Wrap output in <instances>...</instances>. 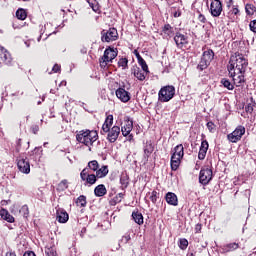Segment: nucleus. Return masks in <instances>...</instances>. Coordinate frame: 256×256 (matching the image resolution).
<instances>
[{
    "label": "nucleus",
    "instance_id": "f257e3e1",
    "mask_svg": "<svg viewBox=\"0 0 256 256\" xmlns=\"http://www.w3.org/2000/svg\"><path fill=\"white\" fill-rule=\"evenodd\" d=\"M247 59L243 57L241 54H235L230 57L228 64V72L229 75H235V73H245V69H247Z\"/></svg>",
    "mask_w": 256,
    "mask_h": 256
},
{
    "label": "nucleus",
    "instance_id": "f03ea898",
    "mask_svg": "<svg viewBox=\"0 0 256 256\" xmlns=\"http://www.w3.org/2000/svg\"><path fill=\"white\" fill-rule=\"evenodd\" d=\"M99 139L97 131L81 130L76 134V141L88 147V151H91V146Z\"/></svg>",
    "mask_w": 256,
    "mask_h": 256
},
{
    "label": "nucleus",
    "instance_id": "7ed1b4c3",
    "mask_svg": "<svg viewBox=\"0 0 256 256\" xmlns=\"http://www.w3.org/2000/svg\"><path fill=\"white\" fill-rule=\"evenodd\" d=\"M183 155H185L183 144H179L174 148V152L171 156L170 165L172 171H177L179 169Z\"/></svg>",
    "mask_w": 256,
    "mask_h": 256
},
{
    "label": "nucleus",
    "instance_id": "20e7f679",
    "mask_svg": "<svg viewBox=\"0 0 256 256\" xmlns=\"http://www.w3.org/2000/svg\"><path fill=\"white\" fill-rule=\"evenodd\" d=\"M117 55V49L111 47L106 48L104 55L99 60L101 69H107L108 63H113V59H115Z\"/></svg>",
    "mask_w": 256,
    "mask_h": 256
},
{
    "label": "nucleus",
    "instance_id": "39448f33",
    "mask_svg": "<svg viewBox=\"0 0 256 256\" xmlns=\"http://www.w3.org/2000/svg\"><path fill=\"white\" fill-rule=\"evenodd\" d=\"M175 97V86L167 85L160 89L158 99L161 103H169Z\"/></svg>",
    "mask_w": 256,
    "mask_h": 256
},
{
    "label": "nucleus",
    "instance_id": "423d86ee",
    "mask_svg": "<svg viewBox=\"0 0 256 256\" xmlns=\"http://www.w3.org/2000/svg\"><path fill=\"white\" fill-rule=\"evenodd\" d=\"M101 35L103 43H111V41H117V39H119V33L115 28H109L107 31L103 30Z\"/></svg>",
    "mask_w": 256,
    "mask_h": 256
},
{
    "label": "nucleus",
    "instance_id": "0eeeda50",
    "mask_svg": "<svg viewBox=\"0 0 256 256\" xmlns=\"http://www.w3.org/2000/svg\"><path fill=\"white\" fill-rule=\"evenodd\" d=\"M211 179H213V170L209 168L200 170L199 183H201V185H209Z\"/></svg>",
    "mask_w": 256,
    "mask_h": 256
},
{
    "label": "nucleus",
    "instance_id": "6e6552de",
    "mask_svg": "<svg viewBox=\"0 0 256 256\" xmlns=\"http://www.w3.org/2000/svg\"><path fill=\"white\" fill-rule=\"evenodd\" d=\"M245 135V127L244 126H238L236 127V129L228 134V140L231 143H237V141H241V137H243Z\"/></svg>",
    "mask_w": 256,
    "mask_h": 256
},
{
    "label": "nucleus",
    "instance_id": "1a4fd4ad",
    "mask_svg": "<svg viewBox=\"0 0 256 256\" xmlns=\"http://www.w3.org/2000/svg\"><path fill=\"white\" fill-rule=\"evenodd\" d=\"M17 167L21 173H25L26 175L31 173V164L28 162L27 158L19 156L17 158Z\"/></svg>",
    "mask_w": 256,
    "mask_h": 256
},
{
    "label": "nucleus",
    "instance_id": "9d476101",
    "mask_svg": "<svg viewBox=\"0 0 256 256\" xmlns=\"http://www.w3.org/2000/svg\"><path fill=\"white\" fill-rule=\"evenodd\" d=\"M80 177L82 179V181H86V183H88V185H95V183H97V175L95 174H89V168H84L81 173H80Z\"/></svg>",
    "mask_w": 256,
    "mask_h": 256
},
{
    "label": "nucleus",
    "instance_id": "9b49d317",
    "mask_svg": "<svg viewBox=\"0 0 256 256\" xmlns=\"http://www.w3.org/2000/svg\"><path fill=\"white\" fill-rule=\"evenodd\" d=\"M210 13L212 17H219L223 13V4L221 0H213L210 4Z\"/></svg>",
    "mask_w": 256,
    "mask_h": 256
},
{
    "label": "nucleus",
    "instance_id": "f8f14e48",
    "mask_svg": "<svg viewBox=\"0 0 256 256\" xmlns=\"http://www.w3.org/2000/svg\"><path fill=\"white\" fill-rule=\"evenodd\" d=\"M107 140L109 143H115L117 139H119V135L121 134V128L119 126H113L112 128H108Z\"/></svg>",
    "mask_w": 256,
    "mask_h": 256
},
{
    "label": "nucleus",
    "instance_id": "ddd939ff",
    "mask_svg": "<svg viewBox=\"0 0 256 256\" xmlns=\"http://www.w3.org/2000/svg\"><path fill=\"white\" fill-rule=\"evenodd\" d=\"M174 41L178 49H183V46L189 43V37H187L185 34H181L180 32H176Z\"/></svg>",
    "mask_w": 256,
    "mask_h": 256
},
{
    "label": "nucleus",
    "instance_id": "4468645a",
    "mask_svg": "<svg viewBox=\"0 0 256 256\" xmlns=\"http://www.w3.org/2000/svg\"><path fill=\"white\" fill-rule=\"evenodd\" d=\"M116 97H118L122 103H129V101H131V94L124 88H118L116 90Z\"/></svg>",
    "mask_w": 256,
    "mask_h": 256
},
{
    "label": "nucleus",
    "instance_id": "2eb2a0df",
    "mask_svg": "<svg viewBox=\"0 0 256 256\" xmlns=\"http://www.w3.org/2000/svg\"><path fill=\"white\" fill-rule=\"evenodd\" d=\"M56 219L58 220V223H67L69 221V214L65 209L59 208L56 211Z\"/></svg>",
    "mask_w": 256,
    "mask_h": 256
},
{
    "label": "nucleus",
    "instance_id": "dca6fc26",
    "mask_svg": "<svg viewBox=\"0 0 256 256\" xmlns=\"http://www.w3.org/2000/svg\"><path fill=\"white\" fill-rule=\"evenodd\" d=\"M132 74L134 77H136V79H138V81H145L147 77V72L143 71V69L141 70V68L137 66L132 68Z\"/></svg>",
    "mask_w": 256,
    "mask_h": 256
},
{
    "label": "nucleus",
    "instance_id": "f3484780",
    "mask_svg": "<svg viewBox=\"0 0 256 256\" xmlns=\"http://www.w3.org/2000/svg\"><path fill=\"white\" fill-rule=\"evenodd\" d=\"M165 200L168 205H172L173 207H177L179 205V199L177 198V194L173 192H168L165 196Z\"/></svg>",
    "mask_w": 256,
    "mask_h": 256
},
{
    "label": "nucleus",
    "instance_id": "a211bd4d",
    "mask_svg": "<svg viewBox=\"0 0 256 256\" xmlns=\"http://www.w3.org/2000/svg\"><path fill=\"white\" fill-rule=\"evenodd\" d=\"M208 149H209V142H207V140L202 141L199 149V153H198V159H200V161H203V159H205V157L207 156Z\"/></svg>",
    "mask_w": 256,
    "mask_h": 256
},
{
    "label": "nucleus",
    "instance_id": "6ab92c4d",
    "mask_svg": "<svg viewBox=\"0 0 256 256\" xmlns=\"http://www.w3.org/2000/svg\"><path fill=\"white\" fill-rule=\"evenodd\" d=\"M0 59L5 63V65H11L13 58L11 57V54L9 51L5 50V48H2L0 50Z\"/></svg>",
    "mask_w": 256,
    "mask_h": 256
},
{
    "label": "nucleus",
    "instance_id": "aec40b11",
    "mask_svg": "<svg viewBox=\"0 0 256 256\" xmlns=\"http://www.w3.org/2000/svg\"><path fill=\"white\" fill-rule=\"evenodd\" d=\"M112 126H113V115L110 114L106 117L105 122L102 125L101 134L105 135V133H107V131H109V129H111Z\"/></svg>",
    "mask_w": 256,
    "mask_h": 256
},
{
    "label": "nucleus",
    "instance_id": "412c9836",
    "mask_svg": "<svg viewBox=\"0 0 256 256\" xmlns=\"http://www.w3.org/2000/svg\"><path fill=\"white\" fill-rule=\"evenodd\" d=\"M162 35L164 39H171V37L175 35L171 24H165L164 27H162Z\"/></svg>",
    "mask_w": 256,
    "mask_h": 256
},
{
    "label": "nucleus",
    "instance_id": "4be33fe9",
    "mask_svg": "<svg viewBox=\"0 0 256 256\" xmlns=\"http://www.w3.org/2000/svg\"><path fill=\"white\" fill-rule=\"evenodd\" d=\"M109 175V166L103 165L101 168H98L96 171V177L98 179H103V177H107Z\"/></svg>",
    "mask_w": 256,
    "mask_h": 256
},
{
    "label": "nucleus",
    "instance_id": "5701e85b",
    "mask_svg": "<svg viewBox=\"0 0 256 256\" xmlns=\"http://www.w3.org/2000/svg\"><path fill=\"white\" fill-rule=\"evenodd\" d=\"M94 194L96 197H105L107 195V188L103 184H99L94 189Z\"/></svg>",
    "mask_w": 256,
    "mask_h": 256
},
{
    "label": "nucleus",
    "instance_id": "b1692460",
    "mask_svg": "<svg viewBox=\"0 0 256 256\" xmlns=\"http://www.w3.org/2000/svg\"><path fill=\"white\" fill-rule=\"evenodd\" d=\"M122 135L127 137L131 131H133V120H128L124 126H122Z\"/></svg>",
    "mask_w": 256,
    "mask_h": 256
},
{
    "label": "nucleus",
    "instance_id": "393cba45",
    "mask_svg": "<svg viewBox=\"0 0 256 256\" xmlns=\"http://www.w3.org/2000/svg\"><path fill=\"white\" fill-rule=\"evenodd\" d=\"M0 216L4 219V221H7L8 223H15V218L9 214V211L5 209L0 210Z\"/></svg>",
    "mask_w": 256,
    "mask_h": 256
},
{
    "label": "nucleus",
    "instance_id": "a878e982",
    "mask_svg": "<svg viewBox=\"0 0 256 256\" xmlns=\"http://www.w3.org/2000/svg\"><path fill=\"white\" fill-rule=\"evenodd\" d=\"M237 249H239V243L235 242L226 244L222 247L224 253H231V251H237Z\"/></svg>",
    "mask_w": 256,
    "mask_h": 256
},
{
    "label": "nucleus",
    "instance_id": "bb28decb",
    "mask_svg": "<svg viewBox=\"0 0 256 256\" xmlns=\"http://www.w3.org/2000/svg\"><path fill=\"white\" fill-rule=\"evenodd\" d=\"M228 15L229 17H231V19H237V17L241 15V12L239 11V5H235L232 8H230Z\"/></svg>",
    "mask_w": 256,
    "mask_h": 256
},
{
    "label": "nucleus",
    "instance_id": "cd10ccee",
    "mask_svg": "<svg viewBox=\"0 0 256 256\" xmlns=\"http://www.w3.org/2000/svg\"><path fill=\"white\" fill-rule=\"evenodd\" d=\"M230 77H232L236 85H241V83L245 81V76L243 75V73H234V75H230Z\"/></svg>",
    "mask_w": 256,
    "mask_h": 256
},
{
    "label": "nucleus",
    "instance_id": "c85d7f7f",
    "mask_svg": "<svg viewBox=\"0 0 256 256\" xmlns=\"http://www.w3.org/2000/svg\"><path fill=\"white\" fill-rule=\"evenodd\" d=\"M202 58L211 63V61H213V59H215V52H213V50H211V49L206 50L203 52Z\"/></svg>",
    "mask_w": 256,
    "mask_h": 256
},
{
    "label": "nucleus",
    "instance_id": "c756f323",
    "mask_svg": "<svg viewBox=\"0 0 256 256\" xmlns=\"http://www.w3.org/2000/svg\"><path fill=\"white\" fill-rule=\"evenodd\" d=\"M66 189H69V182L64 179L57 185L56 191L61 193L63 191H66Z\"/></svg>",
    "mask_w": 256,
    "mask_h": 256
},
{
    "label": "nucleus",
    "instance_id": "7c9ffc66",
    "mask_svg": "<svg viewBox=\"0 0 256 256\" xmlns=\"http://www.w3.org/2000/svg\"><path fill=\"white\" fill-rule=\"evenodd\" d=\"M153 144L151 142L146 143L145 147H144V156L146 159H149V157L151 156V153H153Z\"/></svg>",
    "mask_w": 256,
    "mask_h": 256
},
{
    "label": "nucleus",
    "instance_id": "2f4dec72",
    "mask_svg": "<svg viewBox=\"0 0 256 256\" xmlns=\"http://www.w3.org/2000/svg\"><path fill=\"white\" fill-rule=\"evenodd\" d=\"M120 184L122 189H127V187H129V175L122 174L120 177Z\"/></svg>",
    "mask_w": 256,
    "mask_h": 256
},
{
    "label": "nucleus",
    "instance_id": "473e14b6",
    "mask_svg": "<svg viewBox=\"0 0 256 256\" xmlns=\"http://www.w3.org/2000/svg\"><path fill=\"white\" fill-rule=\"evenodd\" d=\"M132 219H134L135 223H137V225H143V214H141L140 212H133L132 213Z\"/></svg>",
    "mask_w": 256,
    "mask_h": 256
},
{
    "label": "nucleus",
    "instance_id": "72a5a7b5",
    "mask_svg": "<svg viewBox=\"0 0 256 256\" xmlns=\"http://www.w3.org/2000/svg\"><path fill=\"white\" fill-rule=\"evenodd\" d=\"M209 65H211V63L205 60V58L201 57L197 69H199V71H205V69H207Z\"/></svg>",
    "mask_w": 256,
    "mask_h": 256
},
{
    "label": "nucleus",
    "instance_id": "f704fd0d",
    "mask_svg": "<svg viewBox=\"0 0 256 256\" xmlns=\"http://www.w3.org/2000/svg\"><path fill=\"white\" fill-rule=\"evenodd\" d=\"M255 107H256V103L253 101V98H250V101L245 106L246 113H250V114L253 113V111L255 110Z\"/></svg>",
    "mask_w": 256,
    "mask_h": 256
},
{
    "label": "nucleus",
    "instance_id": "c9c22d12",
    "mask_svg": "<svg viewBox=\"0 0 256 256\" xmlns=\"http://www.w3.org/2000/svg\"><path fill=\"white\" fill-rule=\"evenodd\" d=\"M16 17L17 19H20V21H25L27 19V12L25 9L20 8L16 11Z\"/></svg>",
    "mask_w": 256,
    "mask_h": 256
},
{
    "label": "nucleus",
    "instance_id": "e433bc0d",
    "mask_svg": "<svg viewBox=\"0 0 256 256\" xmlns=\"http://www.w3.org/2000/svg\"><path fill=\"white\" fill-rule=\"evenodd\" d=\"M86 169H88V171L89 169L90 171H97L99 169V162L97 160H92L88 162Z\"/></svg>",
    "mask_w": 256,
    "mask_h": 256
},
{
    "label": "nucleus",
    "instance_id": "4c0bfd02",
    "mask_svg": "<svg viewBox=\"0 0 256 256\" xmlns=\"http://www.w3.org/2000/svg\"><path fill=\"white\" fill-rule=\"evenodd\" d=\"M245 12L247 15H255L256 7L253 4H246L245 5Z\"/></svg>",
    "mask_w": 256,
    "mask_h": 256
},
{
    "label": "nucleus",
    "instance_id": "58836bf2",
    "mask_svg": "<svg viewBox=\"0 0 256 256\" xmlns=\"http://www.w3.org/2000/svg\"><path fill=\"white\" fill-rule=\"evenodd\" d=\"M76 205L78 207H85L87 205V197L84 195L79 196L76 200Z\"/></svg>",
    "mask_w": 256,
    "mask_h": 256
},
{
    "label": "nucleus",
    "instance_id": "ea45409f",
    "mask_svg": "<svg viewBox=\"0 0 256 256\" xmlns=\"http://www.w3.org/2000/svg\"><path fill=\"white\" fill-rule=\"evenodd\" d=\"M221 83L226 89H228V91H233V89H235V86H233V84L226 78H223Z\"/></svg>",
    "mask_w": 256,
    "mask_h": 256
},
{
    "label": "nucleus",
    "instance_id": "a19ab883",
    "mask_svg": "<svg viewBox=\"0 0 256 256\" xmlns=\"http://www.w3.org/2000/svg\"><path fill=\"white\" fill-rule=\"evenodd\" d=\"M138 64L140 67H142V70L145 71V73H149V66H147V62H145V59L139 58Z\"/></svg>",
    "mask_w": 256,
    "mask_h": 256
},
{
    "label": "nucleus",
    "instance_id": "79ce46f5",
    "mask_svg": "<svg viewBox=\"0 0 256 256\" xmlns=\"http://www.w3.org/2000/svg\"><path fill=\"white\" fill-rule=\"evenodd\" d=\"M189 247V241L185 238H181L179 240V248L182 249V251H185Z\"/></svg>",
    "mask_w": 256,
    "mask_h": 256
},
{
    "label": "nucleus",
    "instance_id": "37998d69",
    "mask_svg": "<svg viewBox=\"0 0 256 256\" xmlns=\"http://www.w3.org/2000/svg\"><path fill=\"white\" fill-rule=\"evenodd\" d=\"M131 241V234L126 233L124 236H122L119 244L120 245H127Z\"/></svg>",
    "mask_w": 256,
    "mask_h": 256
},
{
    "label": "nucleus",
    "instance_id": "c03bdc74",
    "mask_svg": "<svg viewBox=\"0 0 256 256\" xmlns=\"http://www.w3.org/2000/svg\"><path fill=\"white\" fill-rule=\"evenodd\" d=\"M19 213L25 218L27 219V217H29V207L27 205H24L21 207Z\"/></svg>",
    "mask_w": 256,
    "mask_h": 256
},
{
    "label": "nucleus",
    "instance_id": "a18cd8bd",
    "mask_svg": "<svg viewBox=\"0 0 256 256\" xmlns=\"http://www.w3.org/2000/svg\"><path fill=\"white\" fill-rule=\"evenodd\" d=\"M128 63H129V60H127V58H121L118 61V67H122V69H125L127 67Z\"/></svg>",
    "mask_w": 256,
    "mask_h": 256
},
{
    "label": "nucleus",
    "instance_id": "49530a36",
    "mask_svg": "<svg viewBox=\"0 0 256 256\" xmlns=\"http://www.w3.org/2000/svg\"><path fill=\"white\" fill-rule=\"evenodd\" d=\"M45 255L46 256H57V252L55 251L54 248H46Z\"/></svg>",
    "mask_w": 256,
    "mask_h": 256
},
{
    "label": "nucleus",
    "instance_id": "de8ad7c7",
    "mask_svg": "<svg viewBox=\"0 0 256 256\" xmlns=\"http://www.w3.org/2000/svg\"><path fill=\"white\" fill-rule=\"evenodd\" d=\"M157 195H159V194L157 193V191H152L151 196H150V200H151L153 203H157V199H158Z\"/></svg>",
    "mask_w": 256,
    "mask_h": 256
},
{
    "label": "nucleus",
    "instance_id": "09e8293b",
    "mask_svg": "<svg viewBox=\"0 0 256 256\" xmlns=\"http://www.w3.org/2000/svg\"><path fill=\"white\" fill-rule=\"evenodd\" d=\"M250 27V31H252V33H256V20H252L249 24Z\"/></svg>",
    "mask_w": 256,
    "mask_h": 256
},
{
    "label": "nucleus",
    "instance_id": "8fccbe9b",
    "mask_svg": "<svg viewBox=\"0 0 256 256\" xmlns=\"http://www.w3.org/2000/svg\"><path fill=\"white\" fill-rule=\"evenodd\" d=\"M206 127L210 131V133H213V131H215V124L213 122H208L206 124Z\"/></svg>",
    "mask_w": 256,
    "mask_h": 256
},
{
    "label": "nucleus",
    "instance_id": "3c124183",
    "mask_svg": "<svg viewBox=\"0 0 256 256\" xmlns=\"http://www.w3.org/2000/svg\"><path fill=\"white\" fill-rule=\"evenodd\" d=\"M198 21H200V23H207V18H205V15L199 13Z\"/></svg>",
    "mask_w": 256,
    "mask_h": 256
},
{
    "label": "nucleus",
    "instance_id": "603ef678",
    "mask_svg": "<svg viewBox=\"0 0 256 256\" xmlns=\"http://www.w3.org/2000/svg\"><path fill=\"white\" fill-rule=\"evenodd\" d=\"M235 1H233V0H228V1H226V7H227V9H231L232 7H235Z\"/></svg>",
    "mask_w": 256,
    "mask_h": 256
},
{
    "label": "nucleus",
    "instance_id": "864d4df0",
    "mask_svg": "<svg viewBox=\"0 0 256 256\" xmlns=\"http://www.w3.org/2000/svg\"><path fill=\"white\" fill-rule=\"evenodd\" d=\"M90 7L97 13L99 11V4H93V2H89Z\"/></svg>",
    "mask_w": 256,
    "mask_h": 256
},
{
    "label": "nucleus",
    "instance_id": "5fc2aeb1",
    "mask_svg": "<svg viewBox=\"0 0 256 256\" xmlns=\"http://www.w3.org/2000/svg\"><path fill=\"white\" fill-rule=\"evenodd\" d=\"M52 71H53L54 73H59V71H61V65L55 64V65L53 66V68H52Z\"/></svg>",
    "mask_w": 256,
    "mask_h": 256
},
{
    "label": "nucleus",
    "instance_id": "6e6d98bb",
    "mask_svg": "<svg viewBox=\"0 0 256 256\" xmlns=\"http://www.w3.org/2000/svg\"><path fill=\"white\" fill-rule=\"evenodd\" d=\"M31 131H32V133H34V135H37V133H39V126L38 125H33L31 127Z\"/></svg>",
    "mask_w": 256,
    "mask_h": 256
},
{
    "label": "nucleus",
    "instance_id": "4d7b16f0",
    "mask_svg": "<svg viewBox=\"0 0 256 256\" xmlns=\"http://www.w3.org/2000/svg\"><path fill=\"white\" fill-rule=\"evenodd\" d=\"M16 143H17L16 151H17V153H19V151L21 149V139H18Z\"/></svg>",
    "mask_w": 256,
    "mask_h": 256
},
{
    "label": "nucleus",
    "instance_id": "13d9d810",
    "mask_svg": "<svg viewBox=\"0 0 256 256\" xmlns=\"http://www.w3.org/2000/svg\"><path fill=\"white\" fill-rule=\"evenodd\" d=\"M173 17L177 18V17H181V12L180 10H177L173 13Z\"/></svg>",
    "mask_w": 256,
    "mask_h": 256
},
{
    "label": "nucleus",
    "instance_id": "bf43d9fd",
    "mask_svg": "<svg viewBox=\"0 0 256 256\" xmlns=\"http://www.w3.org/2000/svg\"><path fill=\"white\" fill-rule=\"evenodd\" d=\"M23 256H35L33 251L25 252Z\"/></svg>",
    "mask_w": 256,
    "mask_h": 256
},
{
    "label": "nucleus",
    "instance_id": "052dcab7",
    "mask_svg": "<svg viewBox=\"0 0 256 256\" xmlns=\"http://www.w3.org/2000/svg\"><path fill=\"white\" fill-rule=\"evenodd\" d=\"M195 231H196V233H200L201 232V224H197L196 225Z\"/></svg>",
    "mask_w": 256,
    "mask_h": 256
},
{
    "label": "nucleus",
    "instance_id": "680f3d73",
    "mask_svg": "<svg viewBox=\"0 0 256 256\" xmlns=\"http://www.w3.org/2000/svg\"><path fill=\"white\" fill-rule=\"evenodd\" d=\"M5 256H17L15 252H7Z\"/></svg>",
    "mask_w": 256,
    "mask_h": 256
},
{
    "label": "nucleus",
    "instance_id": "e2e57ef3",
    "mask_svg": "<svg viewBox=\"0 0 256 256\" xmlns=\"http://www.w3.org/2000/svg\"><path fill=\"white\" fill-rule=\"evenodd\" d=\"M136 59H137V61H139V59H143V57H141V55L139 54V52H136Z\"/></svg>",
    "mask_w": 256,
    "mask_h": 256
},
{
    "label": "nucleus",
    "instance_id": "0e129e2a",
    "mask_svg": "<svg viewBox=\"0 0 256 256\" xmlns=\"http://www.w3.org/2000/svg\"><path fill=\"white\" fill-rule=\"evenodd\" d=\"M83 233H87V228H82L81 235H83Z\"/></svg>",
    "mask_w": 256,
    "mask_h": 256
},
{
    "label": "nucleus",
    "instance_id": "69168bd1",
    "mask_svg": "<svg viewBox=\"0 0 256 256\" xmlns=\"http://www.w3.org/2000/svg\"><path fill=\"white\" fill-rule=\"evenodd\" d=\"M6 203H7L6 200H3V201L1 202L2 205H5Z\"/></svg>",
    "mask_w": 256,
    "mask_h": 256
},
{
    "label": "nucleus",
    "instance_id": "338daca9",
    "mask_svg": "<svg viewBox=\"0 0 256 256\" xmlns=\"http://www.w3.org/2000/svg\"><path fill=\"white\" fill-rule=\"evenodd\" d=\"M38 150L39 148L34 149L33 153H37Z\"/></svg>",
    "mask_w": 256,
    "mask_h": 256
},
{
    "label": "nucleus",
    "instance_id": "774afa93",
    "mask_svg": "<svg viewBox=\"0 0 256 256\" xmlns=\"http://www.w3.org/2000/svg\"><path fill=\"white\" fill-rule=\"evenodd\" d=\"M188 256H195V254H193V253H190Z\"/></svg>",
    "mask_w": 256,
    "mask_h": 256
}]
</instances>
